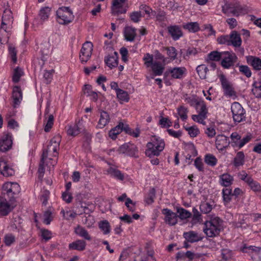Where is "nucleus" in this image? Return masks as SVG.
Instances as JSON below:
<instances>
[{
  "mask_svg": "<svg viewBox=\"0 0 261 261\" xmlns=\"http://www.w3.org/2000/svg\"><path fill=\"white\" fill-rule=\"evenodd\" d=\"M261 250V248L254 246H247L246 245H244L243 248H242V251L243 252L248 253L249 254L255 253L258 254Z\"/></svg>",
  "mask_w": 261,
  "mask_h": 261,
  "instance_id": "58836bf2",
  "label": "nucleus"
},
{
  "mask_svg": "<svg viewBox=\"0 0 261 261\" xmlns=\"http://www.w3.org/2000/svg\"><path fill=\"white\" fill-rule=\"evenodd\" d=\"M198 115H193L192 116V119L195 122L205 125V122L204 120L207 117V110L206 105L204 106V108L202 107L199 109Z\"/></svg>",
  "mask_w": 261,
  "mask_h": 261,
  "instance_id": "6ab92c4d",
  "label": "nucleus"
},
{
  "mask_svg": "<svg viewBox=\"0 0 261 261\" xmlns=\"http://www.w3.org/2000/svg\"><path fill=\"white\" fill-rule=\"evenodd\" d=\"M151 66L152 70L155 75H161L165 69L164 65L160 62L154 61L150 66Z\"/></svg>",
  "mask_w": 261,
  "mask_h": 261,
  "instance_id": "473e14b6",
  "label": "nucleus"
},
{
  "mask_svg": "<svg viewBox=\"0 0 261 261\" xmlns=\"http://www.w3.org/2000/svg\"><path fill=\"white\" fill-rule=\"evenodd\" d=\"M136 29L132 27H125L124 29V35L127 41H133L136 36Z\"/></svg>",
  "mask_w": 261,
  "mask_h": 261,
  "instance_id": "cd10ccee",
  "label": "nucleus"
},
{
  "mask_svg": "<svg viewBox=\"0 0 261 261\" xmlns=\"http://www.w3.org/2000/svg\"><path fill=\"white\" fill-rule=\"evenodd\" d=\"M60 142L61 137L60 136H56L54 137L50 140L49 145L47 146V148L43 150L42 155L43 159H46L47 158L48 153L56 152L59 148Z\"/></svg>",
  "mask_w": 261,
  "mask_h": 261,
  "instance_id": "0eeeda50",
  "label": "nucleus"
},
{
  "mask_svg": "<svg viewBox=\"0 0 261 261\" xmlns=\"http://www.w3.org/2000/svg\"><path fill=\"white\" fill-rule=\"evenodd\" d=\"M220 80L224 95L228 97L236 96V92L232 85L227 80L224 75L221 74L220 76Z\"/></svg>",
  "mask_w": 261,
  "mask_h": 261,
  "instance_id": "9d476101",
  "label": "nucleus"
},
{
  "mask_svg": "<svg viewBox=\"0 0 261 261\" xmlns=\"http://www.w3.org/2000/svg\"><path fill=\"white\" fill-rule=\"evenodd\" d=\"M185 101L190 104L191 106L195 107L197 111H199V109L202 107L204 108V106H205L203 101L198 100L194 96L186 97Z\"/></svg>",
  "mask_w": 261,
  "mask_h": 261,
  "instance_id": "b1692460",
  "label": "nucleus"
},
{
  "mask_svg": "<svg viewBox=\"0 0 261 261\" xmlns=\"http://www.w3.org/2000/svg\"><path fill=\"white\" fill-rule=\"evenodd\" d=\"M110 118L109 114L104 111L100 112V119L98 121V126L99 128H103L109 122Z\"/></svg>",
  "mask_w": 261,
  "mask_h": 261,
  "instance_id": "2f4dec72",
  "label": "nucleus"
},
{
  "mask_svg": "<svg viewBox=\"0 0 261 261\" xmlns=\"http://www.w3.org/2000/svg\"><path fill=\"white\" fill-rule=\"evenodd\" d=\"M74 233L85 240L89 241L92 240V237L89 234L88 231L84 227L79 225L74 228Z\"/></svg>",
  "mask_w": 261,
  "mask_h": 261,
  "instance_id": "a878e982",
  "label": "nucleus"
},
{
  "mask_svg": "<svg viewBox=\"0 0 261 261\" xmlns=\"http://www.w3.org/2000/svg\"><path fill=\"white\" fill-rule=\"evenodd\" d=\"M93 50V44L90 42H86L83 45L80 54L82 63H86L91 57Z\"/></svg>",
  "mask_w": 261,
  "mask_h": 261,
  "instance_id": "1a4fd4ad",
  "label": "nucleus"
},
{
  "mask_svg": "<svg viewBox=\"0 0 261 261\" xmlns=\"http://www.w3.org/2000/svg\"><path fill=\"white\" fill-rule=\"evenodd\" d=\"M13 22L12 11L10 9H5L2 16L1 29L6 32L8 28L12 26Z\"/></svg>",
  "mask_w": 261,
  "mask_h": 261,
  "instance_id": "9b49d317",
  "label": "nucleus"
},
{
  "mask_svg": "<svg viewBox=\"0 0 261 261\" xmlns=\"http://www.w3.org/2000/svg\"><path fill=\"white\" fill-rule=\"evenodd\" d=\"M185 129L191 137H195L199 133V130L196 126L185 127Z\"/></svg>",
  "mask_w": 261,
  "mask_h": 261,
  "instance_id": "864d4df0",
  "label": "nucleus"
},
{
  "mask_svg": "<svg viewBox=\"0 0 261 261\" xmlns=\"http://www.w3.org/2000/svg\"><path fill=\"white\" fill-rule=\"evenodd\" d=\"M5 196L0 197V215H7L13 208L11 202Z\"/></svg>",
  "mask_w": 261,
  "mask_h": 261,
  "instance_id": "4468645a",
  "label": "nucleus"
},
{
  "mask_svg": "<svg viewBox=\"0 0 261 261\" xmlns=\"http://www.w3.org/2000/svg\"><path fill=\"white\" fill-rule=\"evenodd\" d=\"M222 11L224 14L229 13L237 17L244 15L247 12V9L236 0L225 4L222 6Z\"/></svg>",
  "mask_w": 261,
  "mask_h": 261,
  "instance_id": "f03ea898",
  "label": "nucleus"
},
{
  "mask_svg": "<svg viewBox=\"0 0 261 261\" xmlns=\"http://www.w3.org/2000/svg\"><path fill=\"white\" fill-rule=\"evenodd\" d=\"M185 239L191 243H194L201 241L203 236L194 231L185 232L183 233Z\"/></svg>",
  "mask_w": 261,
  "mask_h": 261,
  "instance_id": "a211bd4d",
  "label": "nucleus"
},
{
  "mask_svg": "<svg viewBox=\"0 0 261 261\" xmlns=\"http://www.w3.org/2000/svg\"><path fill=\"white\" fill-rule=\"evenodd\" d=\"M178 114L182 120H185L187 119V113L188 110L186 107L181 106L177 108Z\"/></svg>",
  "mask_w": 261,
  "mask_h": 261,
  "instance_id": "09e8293b",
  "label": "nucleus"
},
{
  "mask_svg": "<svg viewBox=\"0 0 261 261\" xmlns=\"http://www.w3.org/2000/svg\"><path fill=\"white\" fill-rule=\"evenodd\" d=\"M162 214L164 215L165 222L171 226H174L177 223L178 216L168 208H164Z\"/></svg>",
  "mask_w": 261,
  "mask_h": 261,
  "instance_id": "dca6fc26",
  "label": "nucleus"
},
{
  "mask_svg": "<svg viewBox=\"0 0 261 261\" xmlns=\"http://www.w3.org/2000/svg\"><path fill=\"white\" fill-rule=\"evenodd\" d=\"M57 21L61 24H68L74 19V15L69 7H63L57 11Z\"/></svg>",
  "mask_w": 261,
  "mask_h": 261,
  "instance_id": "20e7f679",
  "label": "nucleus"
},
{
  "mask_svg": "<svg viewBox=\"0 0 261 261\" xmlns=\"http://www.w3.org/2000/svg\"><path fill=\"white\" fill-rule=\"evenodd\" d=\"M99 227L105 234L109 233L110 231V225L107 220L101 221L99 224Z\"/></svg>",
  "mask_w": 261,
  "mask_h": 261,
  "instance_id": "49530a36",
  "label": "nucleus"
},
{
  "mask_svg": "<svg viewBox=\"0 0 261 261\" xmlns=\"http://www.w3.org/2000/svg\"><path fill=\"white\" fill-rule=\"evenodd\" d=\"M233 178L228 173H224L220 176V184L224 187L230 186L233 182Z\"/></svg>",
  "mask_w": 261,
  "mask_h": 261,
  "instance_id": "c756f323",
  "label": "nucleus"
},
{
  "mask_svg": "<svg viewBox=\"0 0 261 261\" xmlns=\"http://www.w3.org/2000/svg\"><path fill=\"white\" fill-rule=\"evenodd\" d=\"M118 151L120 153H126L131 156H138L136 155L138 152L137 147L134 144L130 143H125L121 145L119 148Z\"/></svg>",
  "mask_w": 261,
  "mask_h": 261,
  "instance_id": "2eb2a0df",
  "label": "nucleus"
},
{
  "mask_svg": "<svg viewBox=\"0 0 261 261\" xmlns=\"http://www.w3.org/2000/svg\"><path fill=\"white\" fill-rule=\"evenodd\" d=\"M247 184L249 186L251 190L254 192H259L261 191V186L260 184L254 181L252 178L247 181Z\"/></svg>",
  "mask_w": 261,
  "mask_h": 261,
  "instance_id": "79ce46f5",
  "label": "nucleus"
},
{
  "mask_svg": "<svg viewBox=\"0 0 261 261\" xmlns=\"http://www.w3.org/2000/svg\"><path fill=\"white\" fill-rule=\"evenodd\" d=\"M200 209L201 212L207 214L212 210V205L207 202H203L200 205Z\"/></svg>",
  "mask_w": 261,
  "mask_h": 261,
  "instance_id": "6e6d98bb",
  "label": "nucleus"
},
{
  "mask_svg": "<svg viewBox=\"0 0 261 261\" xmlns=\"http://www.w3.org/2000/svg\"><path fill=\"white\" fill-rule=\"evenodd\" d=\"M155 197V190L154 188H152L150 190L148 197L146 199V202L148 204L152 203L154 201V199Z\"/></svg>",
  "mask_w": 261,
  "mask_h": 261,
  "instance_id": "052dcab7",
  "label": "nucleus"
},
{
  "mask_svg": "<svg viewBox=\"0 0 261 261\" xmlns=\"http://www.w3.org/2000/svg\"><path fill=\"white\" fill-rule=\"evenodd\" d=\"M223 200L225 204L228 203L232 196V190L230 188H224L222 190Z\"/></svg>",
  "mask_w": 261,
  "mask_h": 261,
  "instance_id": "4c0bfd02",
  "label": "nucleus"
},
{
  "mask_svg": "<svg viewBox=\"0 0 261 261\" xmlns=\"http://www.w3.org/2000/svg\"><path fill=\"white\" fill-rule=\"evenodd\" d=\"M187 69L185 67H174L169 68L166 73L175 79H181L186 74Z\"/></svg>",
  "mask_w": 261,
  "mask_h": 261,
  "instance_id": "ddd939ff",
  "label": "nucleus"
},
{
  "mask_svg": "<svg viewBox=\"0 0 261 261\" xmlns=\"http://www.w3.org/2000/svg\"><path fill=\"white\" fill-rule=\"evenodd\" d=\"M204 161L207 164L211 166H214L217 162V159L211 154L205 155Z\"/></svg>",
  "mask_w": 261,
  "mask_h": 261,
  "instance_id": "3c124183",
  "label": "nucleus"
},
{
  "mask_svg": "<svg viewBox=\"0 0 261 261\" xmlns=\"http://www.w3.org/2000/svg\"><path fill=\"white\" fill-rule=\"evenodd\" d=\"M129 17L132 21L137 23L140 20L142 14L140 11H134L130 14Z\"/></svg>",
  "mask_w": 261,
  "mask_h": 261,
  "instance_id": "603ef678",
  "label": "nucleus"
},
{
  "mask_svg": "<svg viewBox=\"0 0 261 261\" xmlns=\"http://www.w3.org/2000/svg\"><path fill=\"white\" fill-rule=\"evenodd\" d=\"M44 223L46 224H49L53 220L51 212L49 211H45L44 213Z\"/></svg>",
  "mask_w": 261,
  "mask_h": 261,
  "instance_id": "0e129e2a",
  "label": "nucleus"
},
{
  "mask_svg": "<svg viewBox=\"0 0 261 261\" xmlns=\"http://www.w3.org/2000/svg\"><path fill=\"white\" fill-rule=\"evenodd\" d=\"M239 71L247 77L251 76L252 73L249 67L246 65L239 66Z\"/></svg>",
  "mask_w": 261,
  "mask_h": 261,
  "instance_id": "4d7b16f0",
  "label": "nucleus"
},
{
  "mask_svg": "<svg viewBox=\"0 0 261 261\" xmlns=\"http://www.w3.org/2000/svg\"><path fill=\"white\" fill-rule=\"evenodd\" d=\"M247 62L251 65L254 70H259L261 69V59L252 56L246 57Z\"/></svg>",
  "mask_w": 261,
  "mask_h": 261,
  "instance_id": "393cba45",
  "label": "nucleus"
},
{
  "mask_svg": "<svg viewBox=\"0 0 261 261\" xmlns=\"http://www.w3.org/2000/svg\"><path fill=\"white\" fill-rule=\"evenodd\" d=\"M167 54L171 60H175L176 58L177 52L175 47L171 46L166 48Z\"/></svg>",
  "mask_w": 261,
  "mask_h": 261,
  "instance_id": "13d9d810",
  "label": "nucleus"
},
{
  "mask_svg": "<svg viewBox=\"0 0 261 261\" xmlns=\"http://www.w3.org/2000/svg\"><path fill=\"white\" fill-rule=\"evenodd\" d=\"M107 173L111 176L120 180H123L124 179V175L119 170L110 167L107 170Z\"/></svg>",
  "mask_w": 261,
  "mask_h": 261,
  "instance_id": "72a5a7b5",
  "label": "nucleus"
},
{
  "mask_svg": "<svg viewBox=\"0 0 261 261\" xmlns=\"http://www.w3.org/2000/svg\"><path fill=\"white\" fill-rule=\"evenodd\" d=\"M222 56V52L220 53L217 51H213L208 55V58L211 61H218L221 59Z\"/></svg>",
  "mask_w": 261,
  "mask_h": 261,
  "instance_id": "de8ad7c7",
  "label": "nucleus"
},
{
  "mask_svg": "<svg viewBox=\"0 0 261 261\" xmlns=\"http://www.w3.org/2000/svg\"><path fill=\"white\" fill-rule=\"evenodd\" d=\"M143 60L145 61V64L148 67H150L153 63V56L152 55H150L149 54H146L145 55Z\"/></svg>",
  "mask_w": 261,
  "mask_h": 261,
  "instance_id": "338daca9",
  "label": "nucleus"
},
{
  "mask_svg": "<svg viewBox=\"0 0 261 261\" xmlns=\"http://www.w3.org/2000/svg\"><path fill=\"white\" fill-rule=\"evenodd\" d=\"M12 140L9 134H5L0 138V151L6 152L12 146Z\"/></svg>",
  "mask_w": 261,
  "mask_h": 261,
  "instance_id": "f3484780",
  "label": "nucleus"
},
{
  "mask_svg": "<svg viewBox=\"0 0 261 261\" xmlns=\"http://www.w3.org/2000/svg\"><path fill=\"white\" fill-rule=\"evenodd\" d=\"M245 155L242 151L238 152L233 160V165L235 167L242 166L245 162Z\"/></svg>",
  "mask_w": 261,
  "mask_h": 261,
  "instance_id": "e433bc0d",
  "label": "nucleus"
},
{
  "mask_svg": "<svg viewBox=\"0 0 261 261\" xmlns=\"http://www.w3.org/2000/svg\"><path fill=\"white\" fill-rule=\"evenodd\" d=\"M50 12V8L48 7L42 8L39 12V16L41 20H46L48 18Z\"/></svg>",
  "mask_w": 261,
  "mask_h": 261,
  "instance_id": "37998d69",
  "label": "nucleus"
},
{
  "mask_svg": "<svg viewBox=\"0 0 261 261\" xmlns=\"http://www.w3.org/2000/svg\"><path fill=\"white\" fill-rule=\"evenodd\" d=\"M184 29L188 30L190 32H197L200 29L199 24L197 22H188L183 24Z\"/></svg>",
  "mask_w": 261,
  "mask_h": 261,
  "instance_id": "c9c22d12",
  "label": "nucleus"
},
{
  "mask_svg": "<svg viewBox=\"0 0 261 261\" xmlns=\"http://www.w3.org/2000/svg\"><path fill=\"white\" fill-rule=\"evenodd\" d=\"M0 172L6 177L12 176L15 174L14 170L3 160H0Z\"/></svg>",
  "mask_w": 261,
  "mask_h": 261,
  "instance_id": "aec40b11",
  "label": "nucleus"
},
{
  "mask_svg": "<svg viewBox=\"0 0 261 261\" xmlns=\"http://www.w3.org/2000/svg\"><path fill=\"white\" fill-rule=\"evenodd\" d=\"M12 98L13 99V106L16 107L19 106L22 99V93L19 87H15L13 90Z\"/></svg>",
  "mask_w": 261,
  "mask_h": 261,
  "instance_id": "5701e85b",
  "label": "nucleus"
},
{
  "mask_svg": "<svg viewBox=\"0 0 261 261\" xmlns=\"http://www.w3.org/2000/svg\"><path fill=\"white\" fill-rule=\"evenodd\" d=\"M229 144V140L228 137L223 135H218L216 139V146L217 148L222 151L227 148Z\"/></svg>",
  "mask_w": 261,
  "mask_h": 261,
  "instance_id": "412c9836",
  "label": "nucleus"
},
{
  "mask_svg": "<svg viewBox=\"0 0 261 261\" xmlns=\"http://www.w3.org/2000/svg\"><path fill=\"white\" fill-rule=\"evenodd\" d=\"M123 123L119 122V124L112 128L109 133V137L113 139L116 138L117 135L120 134L123 130Z\"/></svg>",
  "mask_w": 261,
  "mask_h": 261,
  "instance_id": "f704fd0d",
  "label": "nucleus"
},
{
  "mask_svg": "<svg viewBox=\"0 0 261 261\" xmlns=\"http://www.w3.org/2000/svg\"><path fill=\"white\" fill-rule=\"evenodd\" d=\"M9 51L11 56L12 61L13 62L15 63L17 61V52L15 48L12 45H10L9 46Z\"/></svg>",
  "mask_w": 261,
  "mask_h": 261,
  "instance_id": "774afa93",
  "label": "nucleus"
},
{
  "mask_svg": "<svg viewBox=\"0 0 261 261\" xmlns=\"http://www.w3.org/2000/svg\"><path fill=\"white\" fill-rule=\"evenodd\" d=\"M169 34L172 38L176 40L182 36V33L180 28L176 25L170 26L168 28Z\"/></svg>",
  "mask_w": 261,
  "mask_h": 261,
  "instance_id": "c85d7f7f",
  "label": "nucleus"
},
{
  "mask_svg": "<svg viewBox=\"0 0 261 261\" xmlns=\"http://www.w3.org/2000/svg\"><path fill=\"white\" fill-rule=\"evenodd\" d=\"M230 45L234 47H239L242 43L240 35L237 32L233 31L229 36Z\"/></svg>",
  "mask_w": 261,
  "mask_h": 261,
  "instance_id": "7c9ffc66",
  "label": "nucleus"
},
{
  "mask_svg": "<svg viewBox=\"0 0 261 261\" xmlns=\"http://www.w3.org/2000/svg\"><path fill=\"white\" fill-rule=\"evenodd\" d=\"M222 221L218 217L212 218L204 223L203 231L208 237H215L219 234Z\"/></svg>",
  "mask_w": 261,
  "mask_h": 261,
  "instance_id": "f257e3e1",
  "label": "nucleus"
},
{
  "mask_svg": "<svg viewBox=\"0 0 261 261\" xmlns=\"http://www.w3.org/2000/svg\"><path fill=\"white\" fill-rule=\"evenodd\" d=\"M221 65L224 68H229L236 62L237 57L233 53L228 51L222 52Z\"/></svg>",
  "mask_w": 261,
  "mask_h": 261,
  "instance_id": "6e6552de",
  "label": "nucleus"
},
{
  "mask_svg": "<svg viewBox=\"0 0 261 261\" xmlns=\"http://www.w3.org/2000/svg\"><path fill=\"white\" fill-rule=\"evenodd\" d=\"M54 72L55 71L53 69L49 71H45V73H44L43 77L45 83L46 84H48L50 83L52 80L53 74L54 73Z\"/></svg>",
  "mask_w": 261,
  "mask_h": 261,
  "instance_id": "bf43d9fd",
  "label": "nucleus"
},
{
  "mask_svg": "<svg viewBox=\"0 0 261 261\" xmlns=\"http://www.w3.org/2000/svg\"><path fill=\"white\" fill-rule=\"evenodd\" d=\"M61 213L63 214V217L67 220L74 219L76 216V214L75 212L70 211L65 212L64 210H62Z\"/></svg>",
  "mask_w": 261,
  "mask_h": 261,
  "instance_id": "69168bd1",
  "label": "nucleus"
},
{
  "mask_svg": "<svg viewBox=\"0 0 261 261\" xmlns=\"http://www.w3.org/2000/svg\"><path fill=\"white\" fill-rule=\"evenodd\" d=\"M193 216L192 217V222L193 224H196L200 222L201 220V215L198 210L195 208H193Z\"/></svg>",
  "mask_w": 261,
  "mask_h": 261,
  "instance_id": "5fc2aeb1",
  "label": "nucleus"
},
{
  "mask_svg": "<svg viewBox=\"0 0 261 261\" xmlns=\"http://www.w3.org/2000/svg\"><path fill=\"white\" fill-rule=\"evenodd\" d=\"M233 120L236 122H241L245 120V111L242 106L237 102L232 103L231 106Z\"/></svg>",
  "mask_w": 261,
  "mask_h": 261,
  "instance_id": "423d86ee",
  "label": "nucleus"
},
{
  "mask_svg": "<svg viewBox=\"0 0 261 261\" xmlns=\"http://www.w3.org/2000/svg\"><path fill=\"white\" fill-rule=\"evenodd\" d=\"M116 94L117 98L120 100L128 102L129 99L127 92L121 89L118 90V91L116 92Z\"/></svg>",
  "mask_w": 261,
  "mask_h": 261,
  "instance_id": "a19ab883",
  "label": "nucleus"
},
{
  "mask_svg": "<svg viewBox=\"0 0 261 261\" xmlns=\"http://www.w3.org/2000/svg\"><path fill=\"white\" fill-rule=\"evenodd\" d=\"M177 213L178 214V217L182 220L190 218L191 216L190 212L183 208H177Z\"/></svg>",
  "mask_w": 261,
  "mask_h": 261,
  "instance_id": "a18cd8bd",
  "label": "nucleus"
},
{
  "mask_svg": "<svg viewBox=\"0 0 261 261\" xmlns=\"http://www.w3.org/2000/svg\"><path fill=\"white\" fill-rule=\"evenodd\" d=\"M127 0H113L111 7L112 13L114 15L125 13L127 10L124 5Z\"/></svg>",
  "mask_w": 261,
  "mask_h": 261,
  "instance_id": "f8f14e48",
  "label": "nucleus"
},
{
  "mask_svg": "<svg viewBox=\"0 0 261 261\" xmlns=\"http://www.w3.org/2000/svg\"><path fill=\"white\" fill-rule=\"evenodd\" d=\"M19 185L16 182H8L4 184L2 189L3 196H5L10 201H12L14 196L20 192Z\"/></svg>",
  "mask_w": 261,
  "mask_h": 261,
  "instance_id": "39448f33",
  "label": "nucleus"
},
{
  "mask_svg": "<svg viewBox=\"0 0 261 261\" xmlns=\"http://www.w3.org/2000/svg\"><path fill=\"white\" fill-rule=\"evenodd\" d=\"M217 41L219 44H227L228 45H230V37L229 36L225 35V36H221L220 37L217 38Z\"/></svg>",
  "mask_w": 261,
  "mask_h": 261,
  "instance_id": "680f3d73",
  "label": "nucleus"
},
{
  "mask_svg": "<svg viewBox=\"0 0 261 261\" xmlns=\"http://www.w3.org/2000/svg\"><path fill=\"white\" fill-rule=\"evenodd\" d=\"M54 123V116L53 115H49L47 119L46 124L44 127V130L46 132L49 131L50 128L52 127Z\"/></svg>",
  "mask_w": 261,
  "mask_h": 261,
  "instance_id": "e2e57ef3",
  "label": "nucleus"
},
{
  "mask_svg": "<svg viewBox=\"0 0 261 261\" xmlns=\"http://www.w3.org/2000/svg\"><path fill=\"white\" fill-rule=\"evenodd\" d=\"M23 72L20 68L17 67L13 72L12 80L14 83H18L19 81L20 77L22 75Z\"/></svg>",
  "mask_w": 261,
  "mask_h": 261,
  "instance_id": "8fccbe9b",
  "label": "nucleus"
},
{
  "mask_svg": "<svg viewBox=\"0 0 261 261\" xmlns=\"http://www.w3.org/2000/svg\"><path fill=\"white\" fill-rule=\"evenodd\" d=\"M107 65L111 69L116 67L118 65V54L117 52L109 55L105 59Z\"/></svg>",
  "mask_w": 261,
  "mask_h": 261,
  "instance_id": "4be33fe9",
  "label": "nucleus"
},
{
  "mask_svg": "<svg viewBox=\"0 0 261 261\" xmlns=\"http://www.w3.org/2000/svg\"><path fill=\"white\" fill-rule=\"evenodd\" d=\"M67 133L68 135L74 137L80 134V128L77 124H74L73 126H69L67 130Z\"/></svg>",
  "mask_w": 261,
  "mask_h": 261,
  "instance_id": "c03bdc74",
  "label": "nucleus"
},
{
  "mask_svg": "<svg viewBox=\"0 0 261 261\" xmlns=\"http://www.w3.org/2000/svg\"><path fill=\"white\" fill-rule=\"evenodd\" d=\"M86 243L83 240H77L69 244V248L71 250H76L80 251L86 249Z\"/></svg>",
  "mask_w": 261,
  "mask_h": 261,
  "instance_id": "bb28decb",
  "label": "nucleus"
},
{
  "mask_svg": "<svg viewBox=\"0 0 261 261\" xmlns=\"http://www.w3.org/2000/svg\"><path fill=\"white\" fill-rule=\"evenodd\" d=\"M197 72L201 79H205L206 77V73L208 71L207 67L204 65H200L198 66L196 68Z\"/></svg>",
  "mask_w": 261,
  "mask_h": 261,
  "instance_id": "ea45409f",
  "label": "nucleus"
},
{
  "mask_svg": "<svg viewBox=\"0 0 261 261\" xmlns=\"http://www.w3.org/2000/svg\"><path fill=\"white\" fill-rule=\"evenodd\" d=\"M151 141V142H149L147 144L148 149L146 150L145 154L150 157L152 155L158 156L164 149L165 143L163 140L156 136L153 137Z\"/></svg>",
  "mask_w": 261,
  "mask_h": 261,
  "instance_id": "7ed1b4c3",
  "label": "nucleus"
}]
</instances>
